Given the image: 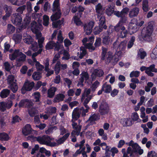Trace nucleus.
<instances>
[{
	"label": "nucleus",
	"mask_w": 157,
	"mask_h": 157,
	"mask_svg": "<svg viewBox=\"0 0 157 157\" xmlns=\"http://www.w3.org/2000/svg\"><path fill=\"white\" fill-rule=\"evenodd\" d=\"M100 84L99 82L98 81L96 80L92 84L91 88L93 91H95V90L98 87V86Z\"/></svg>",
	"instance_id": "obj_58"
},
{
	"label": "nucleus",
	"mask_w": 157,
	"mask_h": 157,
	"mask_svg": "<svg viewBox=\"0 0 157 157\" xmlns=\"http://www.w3.org/2000/svg\"><path fill=\"white\" fill-rule=\"evenodd\" d=\"M110 37L109 36L107 35L103 37L102 43L103 45L107 46L109 44L110 42Z\"/></svg>",
	"instance_id": "obj_31"
},
{
	"label": "nucleus",
	"mask_w": 157,
	"mask_h": 157,
	"mask_svg": "<svg viewBox=\"0 0 157 157\" xmlns=\"http://www.w3.org/2000/svg\"><path fill=\"white\" fill-rule=\"evenodd\" d=\"M105 8L103 7L101 3H98L95 6V10L96 12L100 15L102 14V13L105 10Z\"/></svg>",
	"instance_id": "obj_18"
},
{
	"label": "nucleus",
	"mask_w": 157,
	"mask_h": 157,
	"mask_svg": "<svg viewBox=\"0 0 157 157\" xmlns=\"http://www.w3.org/2000/svg\"><path fill=\"white\" fill-rule=\"evenodd\" d=\"M26 8V6L23 5L19 7L16 10L17 12L19 13H18L20 14L21 15L23 13L24 10Z\"/></svg>",
	"instance_id": "obj_59"
},
{
	"label": "nucleus",
	"mask_w": 157,
	"mask_h": 157,
	"mask_svg": "<svg viewBox=\"0 0 157 157\" xmlns=\"http://www.w3.org/2000/svg\"><path fill=\"white\" fill-rule=\"evenodd\" d=\"M85 10V8L81 6H79L78 7V12L75 14V15L79 16V17H82V12H83Z\"/></svg>",
	"instance_id": "obj_46"
},
{
	"label": "nucleus",
	"mask_w": 157,
	"mask_h": 157,
	"mask_svg": "<svg viewBox=\"0 0 157 157\" xmlns=\"http://www.w3.org/2000/svg\"><path fill=\"white\" fill-rule=\"evenodd\" d=\"M63 50V56L62 57V59L63 60H68L70 58V55L69 52L64 49Z\"/></svg>",
	"instance_id": "obj_48"
},
{
	"label": "nucleus",
	"mask_w": 157,
	"mask_h": 157,
	"mask_svg": "<svg viewBox=\"0 0 157 157\" xmlns=\"http://www.w3.org/2000/svg\"><path fill=\"white\" fill-rule=\"evenodd\" d=\"M119 91L118 90L114 89L113 90H112L110 92V95L112 97H114L117 95Z\"/></svg>",
	"instance_id": "obj_63"
},
{
	"label": "nucleus",
	"mask_w": 157,
	"mask_h": 157,
	"mask_svg": "<svg viewBox=\"0 0 157 157\" xmlns=\"http://www.w3.org/2000/svg\"><path fill=\"white\" fill-rule=\"evenodd\" d=\"M35 66L37 70L39 71H42L44 68V66L40 64L39 62H38L37 63H36Z\"/></svg>",
	"instance_id": "obj_62"
},
{
	"label": "nucleus",
	"mask_w": 157,
	"mask_h": 157,
	"mask_svg": "<svg viewBox=\"0 0 157 157\" xmlns=\"http://www.w3.org/2000/svg\"><path fill=\"white\" fill-rule=\"evenodd\" d=\"M61 69V63L59 61H58L56 64L54 70L56 75H58L60 72Z\"/></svg>",
	"instance_id": "obj_40"
},
{
	"label": "nucleus",
	"mask_w": 157,
	"mask_h": 157,
	"mask_svg": "<svg viewBox=\"0 0 157 157\" xmlns=\"http://www.w3.org/2000/svg\"><path fill=\"white\" fill-rule=\"evenodd\" d=\"M108 56L107 57V62L109 63L110 62L111 60L113 59L114 57V59L115 61L116 62H117L118 61V58L117 56L116 57H115V56L113 55V53L110 52H108Z\"/></svg>",
	"instance_id": "obj_21"
},
{
	"label": "nucleus",
	"mask_w": 157,
	"mask_h": 157,
	"mask_svg": "<svg viewBox=\"0 0 157 157\" xmlns=\"http://www.w3.org/2000/svg\"><path fill=\"white\" fill-rule=\"evenodd\" d=\"M21 120V118L18 116L16 115L13 117L11 123L15 124L16 123L19 122Z\"/></svg>",
	"instance_id": "obj_50"
},
{
	"label": "nucleus",
	"mask_w": 157,
	"mask_h": 157,
	"mask_svg": "<svg viewBox=\"0 0 157 157\" xmlns=\"http://www.w3.org/2000/svg\"><path fill=\"white\" fill-rule=\"evenodd\" d=\"M139 12V9L138 8H134L130 11L129 16L131 17L136 16L138 14Z\"/></svg>",
	"instance_id": "obj_24"
},
{
	"label": "nucleus",
	"mask_w": 157,
	"mask_h": 157,
	"mask_svg": "<svg viewBox=\"0 0 157 157\" xmlns=\"http://www.w3.org/2000/svg\"><path fill=\"white\" fill-rule=\"evenodd\" d=\"M104 74V71L102 69L99 68L95 69L91 75L92 78L93 79L97 77H101Z\"/></svg>",
	"instance_id": "obj_11"
},
{
	"label": "nucleus",
	"mask_w": 157,
	"mask_h": 157,
	"mask_svg": "<svg viewBox=\"0 0 157 157\" xmlns=\"http://www.w3.org/2000/svg\"><path fill=\"white\" fill-rule=\"evenodd\" d=\"M104 86V92L106 94H109L110 93L112 90L111 86L109 84H107L106 83H104L102 86Z\"/></svg>",
	"instance_id": "obj_29"
},
{
	"label": "nucleus",
	"mask_w": 157,
	"mask_h": 157,
	"mask_svg": "<svg viewBox=\"0 0 157 157\" xmlns=\"http://www.w3.org/2000/svg\"><path fill=\"white\" fill-rule=\"evenodd\" d=\"M81 113L79 111V108H75L73 110L72 113V118L74 121H76L80 117Z\"/></svg>",
	"instance_id": "obj_13"
},
{
	"label": "nucleus",
	"mask_w": 157,
	"mask_h": 157,
	"mask_svg": "<svg viewBox=\"0 0 157 157\" xmlns=\"http://www.w3.org/2000/svg\"><path fill=\"white\" fill-rule=\"evenodd\" d=\"M120 123L123 126H128V119H121L120 121Z\"/></svg>",
	"instance_id": "obj_64"
},
{
	"label": "nucleus",
	"mask_w": 157,
	"mask_h": 157,
	"mask_svg": "<svg viewBox=\"0 0 157 157\" xmlns=\"http://www.w3.org/2000/svg\"><path fill=\"white\" fill-rule=\"evenodd\" d=\"M32 31L36 33L38 32L39 30V26L36 21H34L31 23Z\"/></svg>",
	"instance_id": "obj_28"
},
{
	"label": "nucleus",
	"mask_w": 157,
	"mask_h": 157,
	"mask_svg": "<svg viewBox=\"0 0 157 157\" xmlns=\"http://www.w3.org/2000/svg\"><path fill=\"white\" fill-rule=\"evenodd\" d=\"M29 100L28 99H22L18 104V106L19 108L23 107L25 105H26L27 102H28Z\"/></svg>",
	"instance_id": "obj_52"
},
{
	"label": "nucleus",
	"mask_w": 157,
	"mask_h": 157,
	"mask_svg": "<svg viewBox=\"0 0 157 157\" xmlns=\"http://www.w3.org/2000/svg\"><path fill=\"white\" fill-rule=\"evenodd\" d=\"M99 119L98 115L96 113H94L91 116H90L89 119L87 121V122L88 121H90V124H88L86 126V128H87L90 125L92 124L93 122H94L98 120Z\"/></svg>",
	"instance_id": "obj_15"
},
{
	"label": "nucleus",
	"mask_w": 157,
	"mask_h": 157,
	"mask_svg": "<svg viewBox=\"0 0 157 157\" xmlns=\"http://www.w3.org/2000/svg\"><path fill=\"white\" fill-rule=\"evenodd\" d=\"M28 113L31 117H34L37 113L38 111L34 107L29 109Z\"/></svg>",
	"instance_id": "obj_35"
},
{
	"label": "nucleus",
	"mask_w": 157,
	"mask_h": 157,
	"mask_svg": "<svg viewBox=\"0 0 157 157\" xmlns=\"http://www.w3.org/2000/svg\"><path fill=\"white\" fill-rule=\"evenodd\" d=\"M108 48L103 47H102V52L101 54V59L102 60H104L105 59V56L106 55Z\"/></svg>",
	"instance_id": "obj_49"
},
{
	"label": "nucleus",
	"mask_w": 157,
	"mask_h": 157,
	"mask_svg": "<svg viewBox=\"0 0 157 157\" xmlns=\"http://www.w3.org/2000/svg\"><path fill=\"white\" fill-rule=\"evenodd\" d=\"M115 4H112L108 8L105 10L106 13L109 16H110L111 15L114 13V12Z\"/></svg>",
	"instance_id": "obj_19"
},
{
	"label": "nucleus",
	"mask_w": 157,
	"mask_h": 157,
	"mask_svg": "<svg viewBox=\"0 0 157 157\" xmlns=\"http://www.w3.org/2000/svg\"><path fill=\"white\" fill-rule=\"evenodd\" d=\"M81 128L82 126L80 125H78L75 127L74 128H73L74 129V130H73L71 133V136H73V135H75V132L78 131L79 130L81 131Z\"/></svg>",
	"instance_id": "obj_54"
},
{
	"label": "nucleus",
	"mask_w": 157,
	"mask_h": 157,
	"mask_svg": "<svg viewBox=\"0 0 157 157\" xmlns=\"http://www.w3.org/2000/svg\"><path fill=\"white\" fill-rule=\"evenodd\" d=\"M24 41L25 43L28 44H31L34 42V39L30 36H27Z\"/></svg>",
	"instance_id": "obj_45"
},
{
	"label": "nucleus",
	"mask_w": 157,
	"mask_h": 157,
	"mask_svg": "<svg viewBox=\"0 0 157 157\" xmlns=\"http://www.w3.org/2000/svg\"><path fill=\"white\" fill-rule=\"evenodd\" d=\"M33 130L31 125L27 124L22 128V133L24 136H26L31 134Z\"/></svg>",
	"instance_id": "obj_12"
},
{
	"label": "nucleus",
	"mask_w": 157,
	"mask_h": 157,
	"mask_svg": "<svg viewBox=\"0 0 157 157\" xmlns=\"http://www.w3.org/2000/svg\"><path fill=\"white\" fill-rule=\"evenodd\" d=\"M147 55L146 53L143 49H139L138 52V57H140L141 59H144Z\"/></svg>",
	"instance_id": "obj_44"
},
{
	"label": "nucleus",
	"mask_w": 157,
	"mask_h": 157,
	"mask_svg": "<svg viewBox=\"0 0 157 157\" xmlns=\"http://www.w3.org/2000/svg\"><path fill=\"white\" fill-rule=\"evenodd\" d=\"M128 14V7L124 8L120 12L119 11H114V14L118 17H121V20L117 24L125 23L127 20V17Z\"/></svg>",
	"instance_id": "obj_3"
},
{
	"label": "nucleus",
	"mask_w": 157,
	"mask_h": 157,
	"mask_svg": "<svg viewBox=\"0 0 157 157\" xmlns=\"http://www.w3.org/2000/svg\"><path fill=\"white\" fill-rule=\"evenodd\" d=\"M23 54V53L20 51L19 49L15 50L10 58L11 60L15 59L17 57Z\"/></svg>",
	"instance_id": "obj_26"
},
{
	"label": "nucleus",
	"mask_w": 157,
	"mask_h": 157,
	"mask_svg": "<svg viewBox=\"0 0 157 157\" xmlns=\"http://www.w3.org/2000/svg\"><path fill=\"white\" fill-rule=\"evenodd\" d=\"M135 40V37L132 36L130 40L129 41V42L128 43V48H131L132 47L134 44V42Z\"/></svg>",
	"instance_id": "obj_61"
},
{
	"label": "nucleus",
	"mask_w": 157,
	"mask_h": 157,
	"mask_svg": "<svg viewBox=\"0 0 157 157\" xmlns=\"http://www.w3.org/2000/svg\"><path fill=\"white\" fill-rule=\"evenodd\" d=\"M33 96L34 99L35 100V102H38L40 101L41 95L39 92H35L33 93Z\"/></svg>",
	"instance_id": "obj_42"
},
{
	"label": "nucleus",
	"mask_w": 157,
	"mask_h": 157,
	"mask_svg": "<svg viewBox=\"0 0 157 157\" xmlns=\"http://www.w3.org/2000/svg\"><path fill=\"white\" fill-rule=\"evenodd\" d=\"M21 38V35L19 34H14L13 37V39L17 43H20Z\"/></svg>",
	"instance_id": "obj_39"
},
{
	"label": "nucleus",
	"mask_w": 157,
	"mask_h": 157,
	"mask_svg": "<svg viewBox=\"0 0 157 157\" xmlns=\"http://www.w3.org/2000/svg\"><path fill=\"white\" fill-rule=\"evenodd\" d=\"M11 21L13 24L16 25L20 28V26L22 22V17L21 15L18 13H16L13 14V17H12Z\"/></svg>",
	"instance_id": "obj_10"
},
{
	"label": "nucleus",
	"mask_w": 157,
	"mask_h": 157,
	"mask_svg": "<svg viewBox=\"0 0 157 157\" xmlns=\"http://www.w3.org/2000/svg\"><path fill=\"white\" fill-rule=\"evenodd\" d=\"M82 17H79V16L75 15L74 16L73 20L74 23L78 26H81L83 25V22L80 20V18Z\"/></svg>",
	"instance_id": "obj_20"
},
{
	"label": "nucleus",
	"mask_w": 157,
	"mask_h": 157,
	"mask_svg": "<svg viewBox=\"0 0 157 157\" xmlns=\"http://www.w3.org/2000/svg\"><path fill=\"white\" fill-rule=\"evenodd\" d=\"M146 70H148L149 71L155 72H157V70L155 68V65L154 64L151 65L150 67H147Z\"/></svg>",
	"instance_id": "obj_60"
},
{
	"label": "nucleus",
	"mask_w": 157,
	"mask_h": 157,
	"mask_svg": "<svg viewBox=\"0 0 157 157\" xmlns=\"http://www.w3.org/2000/svg\"><path fill=\"white\" fill-rule=\"evenodd\" d=\"M52 11L53 13L57 11H61L60 4H53Z\"/></svg>",
	"instance_id": "obj_47"
},
{
	"label": "nucleus",
	"mask_w": 157,
	"mask_h": 157,
	"mask_svg": "<svg viewBox=\"0 0 157 157\" xmlns=\"http://www.w3.org/2000/svg\"><path fill=\"white\" fill-rule=\"evenodd\" d=\"M64 18H62L61 20H59L56 21H53L52 25L53 27L54 28H58L59 26H60L64 22Z\"/></svg>",
	"instance_id": "obj_27"
},
{
	"label": "nucleus",
	"mask_w": 157,
	"mask_h": 157,
	"mask_svg": "<svg viewBox=\"0 0 157 157\" xmlns=\"http://www.w3.org/2000/svg\"><path fill=\"white\" fill-rule=\"evenodd\" d=\"M127 43V41L124 40L120 43L117 39L113 43V51H115L114 54L115 57L117 56L119 57L121 56L122 51L124 50L126 48Z\"/></svg>",
	"instance_id": "obj_1"
},
{
	"label": "nucleus",
	"mask_w": 157,
	"mask_h": 157,
	"mask_svg": "<svg viewBox=\"0 0 157 157\" xmlns=\"http://www.w3.org/2000/svg\"><path fill=\"white\" fill-rule=\"evenodd\" d=\"M15 28L11 24L8 25L7 29L6 32L9 34H12L14 33L15 30Z\"/></svg>",
	"instance_id": "obj_41"
},
{
	"label": "nucleus",
	"mask_w": 157,
	"mask_h": 157,
	"mask_svg": "<svg viewBox=\"0 0 157 157\" xmlns=\"http://www.w3.org/2000/svg\"><path fill=\"white\" fill-rule=\"evenodd\" d=\"M57 90V88L54 86L50 87L47 91V97L49 98H53Z\"/></svg>",
	"instance_id": "obj_16"
},
{
	"label": "nucleus",
	"mask_w": 157,
	"mask_h": 157,
	"mask_svg": "<svg viewBox=\"0 0 157 157\" xmlns=\"http://www.w3.org/2000/svg\"><path fill=\"white\" fill-rule=\"evenodd\" d=\"M94 26V23L93 22H90L87 25H84V29L87 34L89 35L91 33Z\"/></svg>",
	"instance_id": "obj_14"
},
{
	"label": "nucleus",
	"mask_w": 157,
	"mask_h": 157,
	"mask_svg": "<svg viewBox=\"0 0 157 157\" xmlns=\"http://www.w3.org/2000/svg\"><path fill=\"white\" fill-rule=\"evenodd\" d=\"M45 39L44 37H42L41 38L38 39V45L39 48H42L43 47V44Z\"/></svg>",
	"instance_id": "obj_55"
},
{
	"label": "nucleus",
	"mask_w": 157,
	"mask_h": 157,
	"mask_svg": "<svg viewBox=\"0 0 157 157\" xmlns=\"http://www.w3.org/2000/svg\"><path fill=\"white\" fill-rule=\"evenodd\" d=\"M138 29L137 23L133 24V25L129 26V31L130 34L136 32Z\"/></svg>",
	"instance_id": "obj_30"
},
{
	"label": "nucleus",
	"mask_w": 157,
	"mask_h": 157,
	"mask_svg": "<svg viewBox=\"0 0 157 157\" xmlns=\"http://www.w3.org/2000/svg\"><path fill=\"white\" fill-rule=\"evenodd\" d=\"M9 135L5 132H0V141H8L10 139Z\"/></svg>",
	"instance_id": "obj_22"
},
{
	"label": "nucleus",
	"mask_w": 157,
	"mask_h": 157,
	"mask_svg": "<svg viewBox=\"0 0 157 157\" xmlns=\"http://www.w3.org/2000/svg\"><path fill=\"white\" fill-rule=\"evenodd\" d=\"M10 93V91L8 89H4L1 92L0 96L2 98L7 97Z\"/></svg>",
	"instance_id": "obj_32"
},
{
	"label": "nucleus",
	"mask_w": 157,
	"mask_h": 157,
	"mask_svg": "<svg viewBox=\"0 0 157 157\" xmlns=\"http://www.w3.org/2000/svg\"><path fill=\"white\" fill-rule=\"evenodd\" d=\"M9 88L13 93H16L18 89V86L17 83L14 82L13 84L9 85Z\"/></svg>",
	"instance_id": "obj_33"
},
{
	"label": "nucleus",
	"mask_w": 157,
	"mask_h": 157,
	"mask_svg": "<svg viewBox=\"0 0 157 157\" xmlns=\"http://www.w3.org/2000/svg\"><path fill=\"white\" fill-rule=\"evenodd\" d=\"M99 111L101 115L107 114L109 112L110 109L108 103L104 101L101 103L99 107Z\"/></svg>",
	"instance_id": "obj_9"
},
{
	"label": "nucleus",
	"mask_w": 157,
	"mask_h": 157,
	"mask_svg": "<svg viewBox=\"0 0 157 157\" xmlns=\"http://www.w3.org/2000/svg\"><path fill=\"white\" fill-rule=\"evenodd\" d=\"M142 9L144 12H147L149 10L148 2L147 0H143L142 2Z\"/></svg>",
	"instance_id": "obj_37"
},
{
	"label": "nucleus",
	"mask_w": 157,
	"mask_h": 157,
	"mask_svg": "<svg viewBox=\"0 0 157 157\" xmlns=\"http://www.w3.org/2000/svg\"><path fill=\"white\" fill-rule=\"evenodd\" d=\"M4 66L6 71L8 72H10L11 69V66L8 62H5L4 63Z\"/></svg>",
	"instance_id": "obj_57"
},
{
	"label": "nucleus",
	"mask_w": 157,
	"mask_h": 157,
	"mask_svg": "<svg viewBox=\"0 0 157 157\" xmlns=\"http://www.w3.org/2000/svg\"><path fill=\"white\" fill-rule=\"evenodd\" d=\"M38 45L36 41H34L31 44L30 46L31 49L34 52L37 51L38 49Z\"/></svg>",
	"instance_id": "obj_43"
},
{
	"label": "nucleus",
	"mask_w": 157,
	"mask_h": 157,
	"mask_svg": "<svg viewBox=\"0 0 157 157\" xmlns=\"http://www.w3.org/2000/svg\"><path fill=\"white\" fill-rule=\"evenodd\" d=\"M63 39L64 38L62 36L61 31L59 30L57 36L58 41H59V42L63 44Z\"/></svg>",
	"instance_id": "obj_56"
},
{
	"label": "nucleus",
	"mask_w": 157,
	"mask_h": 157,
	"mask_svg": "<svg viewBox=\"0 0 157 157\" xmlns=\"http://www.w3.org/2000/svg\"><path fill=\"white\" fill-rule=\"evenodd\" d=\"M128 145L131 147H128V154H129L130 157H134L136 151L139 147V145L132 140L129 142Z\"/></svg>",
	"instance_id": "obj_7"
},
{
	"label": "nucleus",
	"mask_w": 157,
	"mask_h": 157,
	"mask_svg": "<svg viewBox=\"0 0 157 157\" xmlns=\"http://www.w3.org/2000/svg\"><path fill=\"white\" fill-rule=\"evenodd\" d=\"M65 97V96L63 94L61 93L59 94L56 95L53 101L54 103H56L60 101H63Z\"/></svg>",
	"instance_id": "obj_23"
},
{
	"label": "nucleus",
	"mask_w": 157,
	"mask_h": 157,
	"mask_svg": "<svg viewBox=\"0 0 157 157\" xmlns=\"http://www.w3.org/2000/svg\"><path fill=\"white\" fill-rule=\"evenodd\" d=\"M107 26L105 25V17L102 16L100 18L99 22V26L95 27L93 29V33L94 35H98L101 32L103 29H106Z\"/></svg>",
	"instance_id": "obj_4"
},
{
	"label": "nucleus",
	"mask_w": 157,
	"mask_h": 157,
	"mask_svg": "<svg viewBox=\"0 0 157 157\" xmlns=\"http://www.w3.org/2000/svg\"><path fill=\"white\" fill-rule=\"evenodd\" d=\"M140 72L139 71H132L130 74V77L131 78L135 77V78L138 77L140 75Z\"/></svg>",
	"instance_id": "obj_53"
},
{
	"label": "nucleus",
	"mask_w": 157,
	"mask_h": 157,
	"mask_svg": "<svg viewBox=\"0 0 157 157\" xmlns=\"http://www.w3.org/2000/svg\"><path fill=\"white\" fill-rule=\"evenodd\" d=\"M124 23L119 25H117L114 27V29L116 32L117 33V35L118 37L124 38L126 36L128 31H124L125 27L123 25Z\"/></svg>",
	"instance_id": "obj_6"
},
{
	"label": "nucleus",
	"mask_w": 157,
	"mask_h": 157,
	"mask_svg": "<svg viewBox=\"0 0 157 157\" xmlns=\"http://www.w3.org/2000/svg\"><path fill=\"white\" fill-rule=\"evenodd\" d=\"M54 12L50 17L51 20L52 21L59 19L62 15L61 11H57Z\"/></svg>",
	"instance_id": "obj_17"
},
{
	"label": "nucleus",
	"mask_w": 157,
	"mask_h": 157,
	"mask_svg": "<svg viewBox=\"0 0 157 157\" xmlns=\"http://www.w3.org/2000/svg\"><path fill=\"white\" fill-rule=\"evenodd\" d=\"M55 41L53 40H50L48 41L45 46V49L46 50H49L54 48V47Z\"/></svg>",
	"instance_id": "obj_34"
},
{
	"label": "nucleus",
	"mask_w": 157,
	"mask_h": 157,
	"mask_svg": "<svg viewBox=\"0 0 157 157\" xmlns=\"http://www.w3.org/2000/svg\"><path fill=\"white\" fill-rule=\"evenodd\" d=\"M153 30V26L152 22H149L146 29H144L142 32V36L143 39L147 41L151 40V36Z\"/></svg>",
	"instance_id": "obj_2"
},
{
	"label": "nucleus",
	"mask_w": 157,
	"mask_h": 157,
	"mask_svg": "<svg viewBox=\"0 0 157 157\" xmlns=\"http://www.w3.org/2000/svg\"><path fill=\"white\" fill-rule=\"evenodd\" d=\"M35 83L34 82H30L27 80L25 81L21 89V92L23 94H25L26 91H31L34 86Z\"/></svg>",
	"instance_id": "obj_8"
},
{
	"label": "nucleus",
	"mask_w": 157,
	"mask_h": 157,
	"mask_svg": "<svg viewBox=\"0 0 157 157\" xmlns=\"http://www.w3.org/2000/svg\"><path fill=\"white\" fill-rule=\"evenodd\" d=\"M101 40L100 37H97L94 44L95 48H98L101 46Z\"/></svg>",
	"instance_id": "obj_51"
},
{
	"label": "nucleus",
	"mask_w": 157,
	"mask_h": 157,
	"mask_svg": "<svg viewBox=\"0 0 157 157\" xmlns=\"http://www.w3.org/2000/svg\"><path fill=\"white\" fill-rule=\"evenodd\" d=\"M7 82L8 84L10 85L13 84L14 82H17V80L15 79V77L14 75H9L7 78Z\"/></svg>",
	"instance_id": "obj_36"
},
{
	"label": "nucleus",
	"mask_w": 157,
	"mask_h": 157,
	"mask_svg": "<svg viewBox=\"0 0 157 157\" xmlns=\"http://www.w3.org/2000/svg\"><path fill=\"white\" fill-rule=\"evenodd\" d=\"M30 21L29 19H25L23 21V24L21 23V25L20 26V28H19V30H22L25 29L27 27L29 24Z\"/></svg>",
	"instance_id": "obj_25"
},
{
	"label": "nucleus",
	"mask_w": 157,
	"mask_h": 157,
	"mask_svg": "<svg viewBox=\"0 0 157 157\" xmlns=\"http://www.w3.org/2000/svg\"><path fill=\"white\" fill-rule=\"evenodd\" d=\"M54 48V51L58 52L60 48H63V46L62 44L59 42V41H56V43L55 42Z\"/></svg>",
	"instance_id": "obj_38"
},
{
	"label": "nucleus",
	"mask_w": 157,
	"mask_h": 157,
	"mask_svg": "<svg viewBox=\"0 0 157 157\" xmlns=\"http://www.w3.org/2000/svg\"><path fill=\"white\" fill-rule=\"evenodd\" d=\"M33 139L36 140L40 144L46 145L48 146H52L53 143L50 142V137L47 135H44L42 136H33Z\"/></svg>",
	"instance_id": "obj_5"
}]
</instances>
